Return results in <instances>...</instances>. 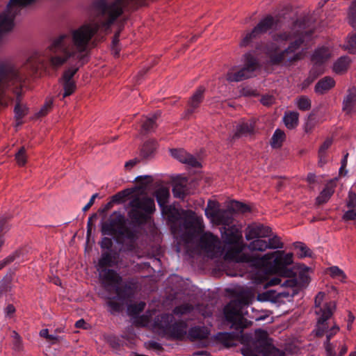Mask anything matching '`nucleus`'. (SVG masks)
Returning a JSON list of instances; mask_svg holds the SVG:
<instances>
[{
	"instance_id": "obj_61",
	"label": "nucleus",
	"mask_w": 356,
	"mask_h": 356,
	"mask_svg": "<svg viewBox=\"0 0 356 356\" xmlns=\"http://www.w3.org/2000/svg\"><path fill=\"white\" fill-rule=\"evenodd\" d=\"M332 143V140L330 138H327L322 145L320 147L318 153L326 154V151L330 148Z\"/></svg>"
},
{
	"instance_id": "obj_18",
	"label": "nucleus",
	"mask_w": 356,
	"mask_h": 356,
	"mask_svg": "<svg viewBox=\"0 0 356 356\" xmlns=\"http://www.w3.org/2000/svg\"><path fill=\"white\" fill-rule=\"evenodd\" d=\"M342 111L346 115H353L356 112V88L351 87L347 90L342 102Z\"/></svg>"
},
{
	"instance_id": "obj_57",
	"label": "nucleus",
	"mask_w": 356,
	"mask_h": 356,
	"mask_svg": "<svg viewBox=\"0 0 356 356\" xmlns=\"http://www.w3.org/2000/svg\"><path fill=\"white\" fill-rule=\"evenodd\" d=\"M100 247L104 250H111L113 246V241L108 237H104L99 243Z\"/></svg>"
},
{
	"instance_id": "obj_26",
	"label": "nucleus",
	"mask_w": 356,
	"mask_h": 356,
	"mask_svg": "<svg viewBox=\"0 0 356 356\" xmlns=\"http://www.w3.org/2000/svg\"><path fill=\"white\" fill-rule=\"evenodd\" d=\"M254 130V121L253 120L243 122L242 123L236 126V132L233 138H239L241 136L250 135L253 134Z\"/></svg>"
},
{
	"instance_id": "obj_47",
	"label": "nucleus",
	"mask_w": 356,
	"mask_h": 356,
	"mask_svg": "<svg viewBox=\"0 0 356 356\" xmlns=\"http://www.w3.org/2000/svg\"><path fill=\"white\" fill-rule=\"evenodd\" d=\"M186 187L181 184L176 183L172 188V193L175 197L184 198L186 195Z\"/></svg>"
},
{
	"instance_id": "obj_46",
	"label": "nucleus",
	"mask_w": 356,
	"mask_h": 356,
	"mask_svg": "<svg viewBox=\"0 0 356 356\" xmlns=\"http://www.w3.org/2000/svg\"><path fill=\"white\" fill-rule=\"evenodd\" d=\"M19 251L16 250L10 255H8L7 257H6L4 259L0 261V270L3 268L7 265L11 264L13 261H14L17 258L19 257Z\"/></svg>"
},
{
	"instance_id": "obj_21",
	"label": "nucleus",
	"mask_w": 356,
	"mask_h": 356,
	"mask_svg": "<svg viewBox=\"0 0 356 356\" xmlns=\"http://www.w3.org/2000/svg\"><path fill=\"white\" fill-rule=\"evenodd\" d=\"M209 330L204 326H195L191 327L187 333V338L191 342L203 340L208 338Z\"/></svg>"
},
{
	"instance_id": "obj_45",
	"label": "nucleus",
	"mask_w": 356,
	"mask_h": 356,
	"mask_svg": "<svg viewBox=\"0 0 356 356\" xmlns=\"http://www.w3.org/2000/svg\"><path fill=\"white\" fill-rule=\"evenodd\" d=\"M15 118L17 122V125L20 124L22 122H19L23 117H24L27 114V108L26 106H22L19 103H17L14 109Z\"/></svg>"
},
{
	"instance_id": "obj_48",
	"label": "nucleus",
	"mask_w": 356,
	"mask_h": 356,
	"mask_svg": "<svg viewBox=\"0 0 356 356\" xmlns=\"http://www.w3.org/2000/svg\"><path fill=\"white\" fill-rule=\"evenodd\" d=\"M15 159L19 165H24L26 162V149L22 147L15 154Z\"/></svg>"
},
{
	"instance_id": "obj_38",
	"label": "nucleus",
	"mask_w": 356,
	"mask_h": 356,
	"mask_svg": "<svg viewBox=\"0 0 356 356\" xmlns=\"http://www.w3.org/2000/svg\"><path fill=\"white\" fill-rule=\"evenodd\" d=\"M311 100L306 96H300L296 99V106L301 111H308L311 108Z\"/></svg>"
},
{
	"instance_id": "obj_60",
	"label": "nucleus",
	"mask_w": 356,
	"mask_h": 356,
	"mask_svg": "<svg viewBox=\"0 0 356 356\" xmlns=\"http://www.w3.org/2000/svg\"><path fill=\"white\" fill-rule=\"evenodd\" d=\"M53 102L52 100L49 99L47 101L42 108L40 109V111L38 113L39 116H44L48 113V112L50 111L51 106H52Z\"/></svg>"
},
{
	"instance_id": "obj_5",
	"label": "nucleus",
	"mask_w": 356,
	"mask_h": 356,
	"mask_svg": "<svg viewBox=\"0 0 356 356\" xmlns=\"http://www.w3.org/2000/svg\"><path fill=\"white\" fill-rule=\"evenodd\" d=\"M304 42L301 36L293 41H291L284 50L279 51V47L276 43L271 42L266 47V54L269 58V62L273 65H289L291 63L303 58L305 53L303 51L298 50L300 48Z\"/></svg>"
},
{
	"instance_id": "obj_39",
	"label": "nucleus",
	"mask_w": 356,
	"mask_h": 356,
	"mask_svg": "<svg viewBox=\"0 0 356 356\" xmlns=\"http://www.w3.org/2000/svg\"><path fill=\"white\" fill-rule=\"evenodd\" d=\"M145 305L146 304L144 302L131 304L127 307V312L131 316L138 315L145 309Z\"/></svg>"
},
{
	"instance_id": "obj_34",
	"label": "nucleus",
	"mask_w": 356,
	"mask_h": 356,
	"mask_svg": "<svg viewBox=\"0 0 356 356\" xmlns=\"http://www.w3.org/2000/svg\"><path fill=\"white\" fill-rule=\"evenodd\" d=\"M321 64H316L309 71L308 78L303 82V88L309 86L313 81L316 79L319 75L323 73V70L321 65Z\"/></svg>"
},
{
	"instance_id": "obj_25",
	"label": "nucleus",
	"mask_w": 356,
	"mask_h": 356,
	"mask_svg": "<svg viewBox=\"0 0 356 356\" xmlns=\"http://www.w3.org/2000/svg\"><path fill=\"white\" fill-rule=\"evenodd\" d=\"M336 82L331 76L321 79L315 85L314 91L318 95H324L335 86Z\"/></svg>"
},
{
	"instance_id": "obj_56",
	"label": "nucleus",
	"mask_w": 356,
	"mask_h": 356,
	"mask_svg": "<svg viewBox=\"0 0 356 356\" xmlns=\"http://www.w3.org/2000/svg\"><path fill=\"white\" fill-rule=\"evenodd\" d=\"M356 48V33L348 37L346 49L351 51Z\"/></svg>"
},
{
	"instance_id": "obj_17",
	"label": "nucleus",
	"mask_w": 356,
	"mask_h": 356,
	"mask_svg": "<svg viewBox=\"0 0 356 356\" xmlns=\"http://www.w3.org/2000/svg\"><path fill=\"white\" fill-rule=\"evenodd\" d=\"M205 88L199 86L188 101V108L184 113V118H188L200 106L204 99Z\"/></svg>"
},
{
	"instance_id": "obj_52",
	"label": "nucleus",
	"mask_w": 356,
	"mask_h": 356,
	"mask_svg": "<svg viewBox=\"0 0 356 356\" xmlns=\"http://www.w3.org/2000/svg\"><path fill=\"white\" fill-rule=\"evenodd\" d=\"M346 206L350 209H353L356 207V193L352 190H350L348 192Z\"/></svg>"
},
{
	"instance_id": "obj_51",
	"label": "nucleus",
	"mask_w": 356,
	"mask_h": 356,
	"mask_svg": "<svg viewBox=\"0 0 356 356\" xmlns=\"http://www.w3.org/2000/svg\"><path fill=\"white\" fill-rule=\"evenodd\" d=\"M120 31L116 32L112 41L111 51L115 56H118L120 53V49L118 47L119 43Z\"/></svg>"
},
{
	"instance_id": "obj_53",
	"label": "nucleus",
	"mask_w": 356,
	"mask_h": 356,
	"mask_svg": "<svg viewBox=\"0 0 356 356\" xmlns=\"http://www.w3.org/2000/svg\"><path fill=\"white\" fill-rule=\"evenodd\" d=\"M253 33V30L250 32V33H248L245 36L244 38L242 39L241 43H240V46L241 47H247L250 42L251 41L254 39V38H257V37H259L257 35V34H252Z\"/></svg>"
},
{
	"instance_id": "obj_28",
	"label": "nucleus",
	"mask_w": 356,
	"mask_h": 356,
	"mask_svg": "<svg viewBox=\"0 0 356 356\" xmlns=\"http://www.w3.org/2000/svg\"><path fill=\"white\" fill-rule=\"evenodd\" d=\"M44 60L38 54L30 56L25 64V67L32 72H35L38 69L44 67Z\"/></svg>"
},
{
	"instance_id": "obj_13",
	"label": "nucleus",
	"mask_w": 356,
	"mask_h": 356,
	"mask_svg": "<svg viewBox=\"0 0 356 356\" xmlns=\"http://www.w3.org/2000/svg\"><path fill=\"white\" fill-rule=\"evenodd\" d=\"M232 209H220L218 204L209 201L205 214L218 225H229L233 220Z\"/></svg>"
},
{
	"instance_id": "obj_35",
	"label": "nucleus",
	"mask_w": 356,
	"mask_h": 356,
	"mask_svg": "<svg viewBox=\"0 0 356 356\" xmlns=\"http://www.w3.org/2000/svg\"><path fill=\"white\" fill-rule=\"evenodd\" d=\"M285 139V134L283 131L277 129L275 131L270 141V145L273 148H279L282 146Z\"/></svg>"
},
{
	"instance_id": "obj_14",
	"label": "nucleus",
	"mask_w": 356,
	"mask_h": 356,
	"mask_svg": "<svg viewBox=\"0 0 356 356\" xmlns=\"http://www.w3.org/2000/svg\"><path fill=\"white\" fill-rule=\"evenodd\" d=\"M268 239H258L251 241L248 245V248L250 251L264 252L268 249H282L284 243L281 238L273 233L272 236L268 237Z\"/></svg>"
},
{
	"instance_id": "obj_43",
	"label": "nucleus",
	"mask_w": 356,
	"mask_h": 356,
	"mask_svg": "<svg viewBox=\"0 0 356 356\" xmlns=\"http://www.w3.org/2000/svg\"><path fill=\"white\" fill-rule=\"evenodd\" d=\"M230 209L236 212L246 213L250 211V207L238 201H232L230 204Z\"/></svg>"
},
{
	"instance_id": "obj_9",
	"label": "nucleus",
	"mask_w": 356,
	"mask_h": 356,
	"mask_svg": "<svg viewBox=\"0 0 356 356\" xmlns=\"http://www.w3.org/2000/svg\"><path fill=\"white\" fill-rule=\"evenodd\" d=\"M243 67L234 72L236 67H232L226 74V79L229 82H239L253 76L254 72L259 68L257 58L250 52L243 56Z\"/></svg>"
},
{
	"instance_id": "obj_62",
	"label": "nucleus",
	"mask_w": 356,
	"mask_h": 356,
	"mask_svg": "<svg viewBox=\"0 0 356 356\" xmlns=\"http://www.w3.org/2000/svg\"><path fill=\"white\" fill-rule=\"evenodd\" d=\"M40 335L49 341H58V337L53 334H49L48 329H43L40 332Z\"/></svg>"
},
{
	"instance_id": "obj_37",
	"label": "nucleus",
	"mask_w": 356,
	"mask_h": 356,
	"mask_svg": "<svg viewBox=\"0 0 356 356\" xmlns=\"http://www.w3.org/2000/svg\"><path fill=\"white\" fill-rule=\"evenodd\" d=\"M296 284L297 282L295 280L291 279H286L283 282H282V279L280 277H273L268 282L269 286H276L281 284L282 286L289 287H294L296 286Z\"/></svg>"
},
{
	"instance_id": "obj_27",
	"label": "nucleus",
	"mask_w": 356,
	"mask_h": 356,
	"mask_svg": "<svg viewBox=\"0 0 356 356\" xmlns=\"http://www.w3.org/2000/svg\"><path fill=\"white\" fill-rule=\"evenodd\" d=\"M334 193V185L332 181L327 183L323 190L320 193L316 198V203L318 205L324 204L328 202L332 195Z\"/></svg>"
},
{
	"instance_id": "obj_54",
	"label": "nucleus",
	"mask_w": 356,
	"mask_h": 356,
	"mask_svg": "<svg viewBox=\"0 0 356 356\" xmlns=\"http://www.w3.org/2000/svg\"><path fill=\"white\" fill-rule=\"evenodd\" d=\"M315 118L313 114H310L308 116L307 121L305 124V131L307 133H309L312 131L315 126Z\"/></svg>"
},
{
	"instance_id": "obj_33",
	"label": "nucleus",
	"mask_w": 356,
	"mask_h": 356,
	"mask_svg": "<svg viewBox=\"0 0 356 356\" xmlns=\"http://www.w3.org/2000/svg\"><path fill=\"white\" fill-rule=\"evenodd\" d=\"M350 59L348 56L340 57L334 64L333 70L337 74L346 72L350 65Z\"/></svg>"
},
{
	"instance_id": "obj_3",
	"label": "nucleus",
	"mask_w": 356,
	"mask_h": 356,
	"mask_svg": "<svg viewBox=\"0 0 356 356\" xmlns=\"http://www.w3.org/2000/svg\"><path fill=\"white\" fill-rule=\"evenodd\" d=\"M325 293L320 291L314 299V313L317 316L316 335L323 337L326 333V341L331 339L339 331V327L335 323L330 327L327 321L331 318L336 308L334 301L324 302Z\"/></svg>"
},
{
	"instance_id": "obj_16",
	"label": "nucleus",
	"mask_w": 356,
	"mask_h": 356,
	"mask_svg": "<svg viewBox=\"0 0 356 356\" xmlns=\"http://www.w3.org/2000/svg\"><path fill=\"white\" fill-rule=\"evenodd\" d=\"M82 65L76 64L64 71L60 81L64 89L63 97H66L72 95L76 90V83L73 80V77Z\"/></svg>"
},
{
	"instance_id": "obj_40",
	"label": "nucleus",
	"mask_w": 356,
	"mask_h": 356,
	"mask_svg": "<svg viewBox=\"0 0 356 356\" xmlns=\"http://www.w3.org/2000/svg\"><path fill=\"white\" fill-rule=\"evenodd\" d=\"M13 348L15 351L19 352L23 349L22 339L19 334L15 331H12Z\"/></svg>"
},
{
	"instance_id": "obj_50",
	"label": "nucleus",
	"mask_w": 356,
	"mask_h": 356,
	"mask_svg": "<svg viewBox=\"0 0 356 356\" xmlns=\"http://www.w3.org/2000/svg\"><path fill=\"white\" fill-rule=\"evenodd\" d=\"M295 248L299 249L301 251V257H311L312 251L301 242H297L295 243Z\"/></svg>"
},
{
	"instance_id": "obj_31",
	"label": "nucleus",
	"mask_w": 356,
	"mask_h": 356,
	"mask_svg": "<svg viewBox=\"0 0 356 356\" xmlns=\"http://www.w3.org/2000/svg\"><path fill=\"white\" fill-rule=\"evenodd\" d=\"M330 51L326 47H321L315 51L312 56V60L316 64H322L330 58Z\"/></svg>"
},
{
	"instance_id": "obj_19",
	"label": "nucleus",
	"mask_w": 356,
	"mask_h": 356,
	"mask_svg": "<svg viewBox=\"0 0 356 356\" xmlns=\"http://www.w3.org/2000/svg\"><path fill=\"white\" fill-rule=\"evenodd\" d=\"M170 152L172 156L177 159L181 163H186L193 168L200 166V163L197 160V159L183 149H172Z\"/></svg>"
},
{
	"instance_id": "obj_6",
	"label": "nucleus",
	"mask_w": 356,
	"mask_h": 356,
	"mask_svg": "<svg viewBox=\"0 0 356 356\" xmlns=\"http://www.w3.org/2000/svg\"><path fill=\"white\" fill-rule=\"evenodd\" d=\"M115 259V256L111 252H102L98 261L97 270L99 280L105 290L110 292L113 287L117 296L122 298L120 285L122 278L115 270L106 268L115 266L117 264Z\"/></svg>"
},
{
	"instance_id": "obj_63",
	"label": "nucleus",
	"mask_w": 356,
	"mask_h": 356,
	"mask_svg": "<svg viewBox=\"0 0 356 356\" xmlns=\"http://www.w3.org/2000/svg\"><path fill=\"white\" fill-rule=\"evenodd\" d=\"M325 348L327 352V354L329 356H335V352L334 350V347L330 341H325L324 343Z\"/></svg>"
},
{
	"instance_id": "obj_41",
	"label": "nucleus",
	"mask_w": 356,
	"mask_h": 356,
	"mask_svg": "<svg viewBox=\"0 0 356 356\" xmlns=\"http://www.w3.org/2000/svg\"><path fill=\"white\" fill-rule=\"evenodd\" d=\"M327 271L332 277L338 279L340 281H343L346 278L344 272L338 266L330 267L327 268Z\"/></svg>"
},
{
	"instance_id": "obj_10",
	"label": "nucleus",
	"mask_w": 356,
	"mask_h": 356,
	"mask_svg": "<svg viewBox=\"0 0 356 356\" xmlns=\"http://www.w3.org/2000/svg\"><path fill=\"white\" fill-rule=\"evenodd\" d=\"M241 309V302L238 300L231 301L224 309L226 321L230 323L231 327L236 330L242 331L252 324L251 321L243 316Z\"/></svg>"
},
{
	"instance_id": "obj_20",
	"label": "nucleus",
	"mask_w": 356,
	"mask_h": 356,
	"mask_svg": "<svg viewBox=\"0 0 356 356\" xmlns=\"http://www.w3.org/2000/svg\"><path fill=\"white\" fill-rule=\"evenodd\" d=\"M225 231L222 234V238L226 244L235 245L243 243L241 242L242 234L241 232L236 227L231 226L228 228H224Z\"/></svg>"
},
{
	"instance_id": "obj_2",
	"label": "nucleus",
	"mask_w": 356,
	"mask_h": 356,
	"mask_svg": "<svg viewBox=\"0 0 356 356\" xmlns=\"http://www.w3.org/2000/svg\"><path fill=\"white\" fill-rule=\"evenodd\" d=\"M101 232L103 235L114 236L122 251L131 252L137 247L138 232L126 225L125 216L120 211H113L106 220L102 222Z\"/></svg>"
},
{
	"instance_id": "obj_42",
	"label": "nucleus",
	"mask_w": 356,
	"mask_h": 356,
	"mask_svg": "<svg viewBox=\"0 0 356 356\" xmlns=\"http://www.w3.org/2000/svg\"><path fill=\"white\" fill-rule=\"evenodd\" d=\"M348 17L351 26L356 28V0L351 2L348 9Z\"/></svg>"
},
{
	"instance_id": "obj_11",
	"label": "nucleus",
	"mask_w": 356,
	"mask_h": 356,
	"mask_svg": "<svg viewBox=\"0 0 356 356\" xmlns=\"http://www.w3.org/2000/svg\"><path fill=\"white\" fill-rule=\"evenodd\" d=\"M255 343L257 352L262 356H283L282 350L275 348L266 331L257 330L255 332Z\"/></svg>"
},
{
	"instance_id": "obj_44",
	"label": "nucleus",
	"mask_w": 356,
	"mask_h": 356,
	"mask_svg": "<svg viewBox=\"0 0 356 356\" xmlns=\"http://www.w3.org/2000/svg\"><path fill=\"white\" fill-rule=\"evenodd\" d=\"M193 309V307L190 304H183L179 306H177L173 309V313L175 315H183L190 313Z\"/></svg>"
},
{
	"instance_id": "obj_22",
	"label": "nucleus",
	"mask_w": 356,
	"mask_h": 356,
	"mask_svg": "<svg viewBox=\"0 0 356 356\" xmlns=\"http://www.w3.org/2000/svg\"><path fill=\"white\" fill-rule=\"evenodd\" d=\"M298 26V23L296 22L293 27L290 31H284L280 33L275 34L273 37V40L276 42H286L289 40H295L301 36L303 38V33L295 31L296 27Z\"/></svg>"
},
{
	"instance_id": "obj_30",
	"label": "nucleus",
	"mask_w": 356,
	"mask_h": 356,
	"mask_svg": "<svg viewBox=\"0 0 356 356\" xmlns=\"http://www.w3.org/2000/svg\"><path fill=\"white\" fill-rule=\"evenodd\" d=\"M157 143L155 140L145 142L140 149V156L143 159L150 158L155 152Z\"/></svg>"
},
{
	"instance_id": "obj_29",
	"label": "nucleus",
	"mask_w": 356,
	"mask_h": 356,
	"mask_svg": "<svg viewBox=\"0 0 356 356\" xmlns=\"http://www.w3.org/2000/svg\"><path fill=\"white\" fill-rule=\"evenodd\" d=\"M161 113L156 112L152 117L147 118L142 124V131L147 134L154 131L157 127L156 120L160 117Z\"/></svg>"
},
{
	"instance_id": "obj_55",
	"label": "nucleus",
	"mask_w": 356,
	"mask_h": 356,
	"mask_svg": "<svg viewBox=\"0 0 356 356\" xmlns=\"http://www.w3.org/2000/svg\"><path fill=\"white\" fill-rule=\"evenodd\" d=\"M343 220H356V209H350L346 211L342 216Z\"/></svg>"
},
{
	"instance_id": "obj_15",
	"label": "nucleus",
	"mask_w": 356,
	"mask_h": 356,
	"mask_svg": "<svg viewBox=\"0 0 356 356\" xmlns=\"http://www.w3.org/2000/svg\"><path fill=\"white\" fill-rule=\"evenodd\" d=\"M272 229L261 223H252L245 228V236L247 241L264 239L271 236Z\"/></svg>"
},
{
	"instance_id": "obj_49",
	"label": "nucleus",
	"mask_w": 356,
	"mask_h": 356,
	"mask_svg": "<svg viewBox=\"0 0 356 356\" xmlns=\"http://www.w3.org/2000/svg\"><path fill=\"white\" fill-rule=\"evenodd\" d=\"M129 194L128 190H124L118 192L111 197V202L115 204H119L124 201V198Z\"/></svg>"
},
{
	"instance_id": "obj_58",
	"label": "nucleus",
	"mask_w": 356,
	"mask_h": 356,
	"mask_svg": "<svg viewBox=\"0 0 356 356\" xmlns=\"http://www.w3.org/2000/svg\"><path fill=\"white\" fill-rule=\"evenodd\" d=\"M107 305L111 307L112 312H119L122 309V305L111 300V298H109V300L107 302Z\"/></svg>"
},
{
	"instance_id": "obj_32",
	"label": "nucleus",
	"mask_w": 356,
	"mask_h": 356,
	"mask_svg": "<svg viewBox=\"0 0 356 356\" xmlns=\"http://www.w3.org/2000/svg\"><path fill=\"white\" fill-rule=\"evenodd\" d=\"M298 113L296 111H290L285 113L283 120L286 127L289 129H292L298 126Z\"/></svg>"
},
{
	"instance_id": "obj_23",
	"label": "nucleus",
	"mask_w": 356,
	"mask_h": 356,
	"mask_svg": "<svg viewBox=\"0 0 356 356\" xmlns=\"http://www.w3.org/2000/svg\"><path fill=\"white\" fill-rule=\"evenodd\" d=\"M277 24V20L271 15H267L263 18L253 29V35L259 36L271 29Z\"/></svg>"
},
{
	"instance_id": "obj_12",
	"label": "nucleus",
	"mask_w": 356,
	"mask_h": 356,
	"mask_svg": "<svg viewBox=\"0 0 356 356\" xmlns=\"http://www.w3.org/2000/svg\"><path fill=\"white\" fill-rule=\"evenodd\" d=\"M200 246L211 259L218 258L223 253L220 241L210 232H206L201 235Z\"/></svg>"
},
{
	"instance_id": "obj_36",
	"label": "nucleus",
	"mask_w": 356,
	"mask_h": 356,
	"mask_svg": "<svg viewBox=\"0 0 356 356\" xmlns=\"http://www.w3.org/2000/svg\"><path fill=\"white\" fill-rule=\"evenodd\" d=\"M155 196L158 204L161 207H163L168 202L170 196L169 191L165 188H160L155 192Z\"/></svg>"
},
{
	"instance_id": "obj_1",
	"label": "nucleus",
	"mask_w": 356,
	"mask_h": 356,
	"mask_svg": "<svg viewBox=\"0 0 356 356\" xmlns=\"http://www.w3.org/2000/svg\"><path fill=\"white\" fill-rule=\"evenodd\" d=\"M245 244L239 243L231 245L227 248L224 254V259L227 261L236 263H248L256 267H264L270 263L274 258L273 267L276 271L282 273L287 266L293 263V254H284V251L277 250L271 253H267L261 257H255L248 253L243 252Z\"/></svg>"
},
{
	"instance_id": "obj_7",
	"label": "nucleus",
	"mask_w": 356,
	"mask_h": 356,
	"mask_svg": "<svg viewBox=\"0 0 356 356\" xmlns=\"http://www.w3.org/2000/svg\"><path fill=\"white\" fill-rule=\"evenodd\" d=\"M131 209L128 212V216L132 222L140 225L145 224L148 218V215L155 210L154 199L145 196H134L129 202Z\"/></svg>"
},
{
	"instance_id": "obj_24",
	"label": "nucleus",
	"mask_w": 356,
	"mask_h": 356,
	"mask_svg": "<svg viewBox=\"0 0 356 356\" xmlns=\"http://www.w3.org/2000/svg\"><path fill=\"white\" fill-rule=\"evenodd\" d=\"M238 334L236 332H218L215 335V339L222 343L225 348L236 346Z\"/></svg>"
},
{
	"instance_id": "obj_64",
	"label": "nucleus",
	"mask_w": 356,
	"mask_h": 356,
	"mask_svg": "<svg viewBox=\"0 0 356 356\" xmlns=\"http://www.w3.org/2000/svg\"><path fill=\"white\" fill-rule=\"evenodd\" d=\"M274 101L275 99L271 95H266L261 99V102L264 106H270L273 104Z\"/></svg>"
},
{
	"instance_id": "obj_8",
	"label": "nucleus",
	"mask_w": 356,
	"mask_h": 356,
	"mask_svg": "<svg viewBox=\"0 0 356 356\" xmlns=\"http://www.w3.org/2000/svg\"><path fill=\"white\" fill-rule=\"evenodd\" d=\"M173 319L174 317L172 315L164 314L158 318L156 323L158 327L163 330L168 338L174 340L184 341L187 337L188 325L184 321H175L172 324H170Z\"/></svg>"
},
{
	"instance_id": "obj_59",
	"label": "nucleus",
	"mask_w": 356,
	"mask_h": 356,
	"mask_svg": "<svg viewBox=\"0 0 356 356\" xmlns=\"http://www.w3.org/2000/svg\"><path fill=\"white\" fill-rule=\"evenodd\" d=\"M136 181L140 182L144 186H146L153 181V178L150 175L138 176L136 178Z\"/></svg>"
},
{
	"instance_id": "obj_4",
	"label": "nucleus",
	"mask_w": 356,
	"mask_h": 356,
	"mask_svg": "<svg viewBox=\"0 0 356 356\" xmlns=\"http://www.w3.org/2000/svg\"><path fill=\"white\" fill-rule=\"evenodd\" d=\"M171 228L175 235H179L181 240L188 244L203 232L202 218L191 210L183 211L181 216L176 218Z\"/></svg>"
}]
</instances>
